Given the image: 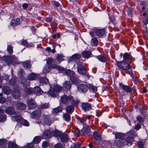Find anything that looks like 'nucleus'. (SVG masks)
<instances>
[{"mask_svg":"<svg viewBox=\"0 0 148 148\" xmlns=\"http://www.w3.org/2000/svg\"><path fill=\"white\" fill-rule=\"evenodd\" d=\"M127 136L125 139L120 141V140H116L115 143L119 147L123 146L124 145H127L128 146L131 145L132 144V142L134 141V134L132 132H130L127 134Z\"/></svg>","mask_w":148,"mask_h":148,"instance_id":"f257e3e1","label":"nucleus"},{"mask_svg":"<svg viewBox=\"0 0 148 148\" xmlns=\"http://www.w3.org/2000/svg\"><path fill=\"white\" fill-rule=\"evenodd\" d=\"M61 100L62 103L64 104H76V101H75L73 97L71 95L67 96L64 95L61 97Z\"/></svg>","mask_w":148,"mask_h":148,"instance_id":"f03ea898","label":"nucleus"},{"mask_svg":"<svg viewBox=\"0 0 148 148\" xmlns=\"http://www.w3.org/2000/svg\"><path fill=\"white\" fill-rule=\"evenodd\" d=\"M66 73L70 77V79L72 82L77 85L79 84L78 79L75 76L74 72L70 70H67L65 71Z\"/></svg>","mask_w":148,"mask_h":148,"instance_id":"7ed1b4c3","label":"nucleus"},{"mask_svg":"<svg viewBox=\"0 0 148 148\" xmlns=\"http://www.w3.org/2000/svg\"><path fill=\"white\" fill-rule=\"evenodd\" d=\"M117 64L120 69L126 71L131 68L130 65L129 64L124 61L118 62Z\"/></svg>","mask_w":148,"mask_h":148,"instance_id":"20e7f679","label":"nucleus"},{"mask_svg":"<svg viewBox=\"0 0 148 148\" xmlns=\"http://www.w3.org/2000/svg\"><path fill=\"white\" fill-rule=\"evenodd\" d=\"M77 90L82 93L86 92L88 90L89 87L85 84H80L77 86Z\"/></svg>","mask_w":148,"mask_h":148,"instance_id":"39448f33","label":"nucleus"},{"mask_svg":"<svg viewBox=\"0 0 148 148\" xmlns=\"http://www.w3.org/2000/svg\"><path fill=\"white\" fill-rule=\"evenodd\" d=\"M27 106L29 109H33L36 107L37 105L35 101L31 99L28 101Z\"/></svg>","mask_w":148,"mask_h":148,"instance_id":"423d86ee","label":"nucleus"},{"mask_svg":"<svg viewBox=\"0 0 148 148\" xmlns=\"http://www.w3.org/2000/svg\"><path fill=\"white\" fill-rule=\"evenodd\" d=\"M21 113L18 112H14L12 115V117L13 120L19 122L22 118L21 116Z\"/></svg>","mask_w":148,"mask_h":148,"instance_id":"0eeeda50","label":"nucleus"},{"mask_svg":"<svg viewBox=\"0 0 148 148\" xmlns=\"http://www.w3.org/2000/svg\"><path fill=\"white\" fill-rule=\"evenodd\" d=\"M41 115V111L39 110H35L31 114V116L33 119H38Z\"/></svg>","mask_w":148,"mask_h":148,"instance_id":"6e6552de","label":"nucleus"},{"mask_svg":"<svg viewBox=\"0 0 148 148\" xmlns=\"http://www.w3.org/2000/svg\"><path fill=\"white\" fill-rule=\"evenodd\" d=\"M13 97L15 99L18 98L21 96V93L19 90L16 88L14 89L12 92Z\"/></svg>","mask_w":148,"mask_h":148,"instance_id":"1a4fd4ad","label":"nucleus"},{"mask_svg":"<svg viewBox=\"0 0 148 148\" xmlns=\"http://www.w3.org/2000/svg\"><path fill=\"white\" fill-rule=\"evenodd\" d=\"M96 35L99 37L104 36L105 33V30L104 29H97L95 30Z\"/></svg>","mask_w":148,"mask_h":148,"instance_id":"9d476101","label":"nucleus"},{"mask_svg":"<svg viewBox=\"0 0 148 148\" xmlns=\"http://www.w3.org/2000/svg\"><path fill=\"white\" fill-rule=\"evenodd\" d=\"M42 137L43 138L47 139L51 137V134L50 131L49 130H45L42 134Z\"/></svg>","mask_w":148,"mask_h":148,"instance_id":"9b49d317","label":"nucleus"},{"mask_svg":"<svg viewBox=\"0 0 148 148\" xmlns=\"http://www.w3.org/2000/svg\"><path fill=\"white\" fill-rule=\"evenodd\" d=\"M77 102L76 101V104H73L70 103L69 105L66 106V109L67 112L68 113H72L73 111V106L77 105Z\"/></svg>","mask_w":148,"mask_h":148,"instance_id":"f8f14e48","label":"nucleus"},{"mask_svg":"<svg viewBox=\"0 0 148 148\" xmlns=\"http://www.w3.org/2000/svg\"><path fill=\"white\" fill-rule=\"evenodd\" d=\"M77 64L78 65L77 69L78 73L82 75L85 74L86 73V71L85 70L84 67L81 64Z\"/></svg>","mask_w":148,"mask_h":148,"instance_id":"ddd939ff","label":"nucleus"},{"mask_svg":"<svg viewBox=\"0 0 148 148\" xmlns=\"http://www.w3.org/2000/svg\"><path fill=\"white\" fill-rule=\"evenodd\" d=\"M33 88L34 93L37 95H40L43 93V91L38 86L35 87Z\"/></svg>","mask_w":148,"mask_h":148,"instance_id":"4468645a","label":"nucleus"},{"mask_svg":"<svg viewBox=\"0 0 148 148\" xmlns=\"http://www.w3.org/2000/svg\"><path fill=\"white\" fill-rule=\"evenodd\" d=\"M21 83V84L24 87H27L30 85V82L27 78L22 79Z\"/></svg>","mask_w":148,"mask_h":148,"instance_id":"2eb2a0df","label":"nucleus"},{"mask_svg":"<svg viewBox=\"0 0 148 148\" xmlns=\"http://www.w3.org/2000/svg\"><path fill=\"white\" fill-rule=\"evenodd\" d=\"M91 127L89 125H85L83 127V128L82 130V132L83 134H84L89 133L90 132V129Z\"/></svg>","mask_w":148,"mask_h":148,"instance_id":"dca6fc26","label":"nucleus"},{"mask_svg":"<svg viewBox=\"0 0 148 148\" xmlns=\"http://www.w3.org/2000/svg\"><path fill=\"white\" fill-rule=\"evenodd\" d=\"M119 84L121 88L125 91L130 92L132 91L131 88L129 86L122 84L121 83H119Z\"/></svg>","mask_w":148,"mask_h":148,"instance_id":"f3484780","label":"nucleus"},{"mask_svg":"<svg viewBox=\"0 0 148 148\" xmlns=\"http://www.w3.org/2000/svg\"><path fill=\"white\" fill-rule=\"evenodd\" d=\"M125 134L119 132L116 133L115 134V137L116 139H120V141L123 140L125 138Z\"/></svg>","mask_w":148,"mask_h":148,"instance_id":"a211bd4d","label":"nucleus"},{"mask_svg":"<svg viewBox=\"0 0 148 148\" xmlns=\"http://www.w3.org/2000/svg\"><path fill=\"white\" fill-rule=\"evenodd\" d=\"M59 137L61 141L63 142H66L69 139L68 135L67 134L63 133H61Z\"/></svg>","mask_w":148,"mask_h":148,"instance_id":"6ab92c4d","label":"nucleus"},{"mask_svg":"<svg viewBox=\"0 0 148 148\" xmlns=\"http://www.w3.org/2000/svg\"><path fill=\"white\" fill-rule=\"evenodd\" d=\"M37 77V75L36 74L34 73H31L28 75L27 77L30 81V80L32 81L36 80Z\"/></svg>","mask_w":148,"mask_h":148,"instance_id":"aec40b11","label":"nucleus"},{"mask_svg":"<svg viewBox=\"0 0 148 148\" xmlns=\"http://www.w3.org/2000/svg\"><path fill=\"white\" fill-rule=\"evenodd\" d=\"M2 92L3 93L7 95H8L11 93V90L9 87L5 86L3 87Z\"/></svg>","mask_w":148,"mask_h":148,"instance_id":"412c9836","label":"nucleus"},{"mask_svg":"<svg viewBox=\"0 0 148 148\" xmlns=\"http://www.w3.org/2000/svg\"><path fill=\"white\" fill-rule=\"evenodd\" d=\"M5 112L7 114L12 115L15 112V111L13 107L10 106L6 109L5 110Z\"/></svg>","mask_w":148,"mask_h":148,"instance_id":"4be33fe9","label":"nucleus"},{"mask_svg":"<svg viewBox=\"0 0 148 148\" xmlns=\"http://www.w3.org/2000/svg\"><path fill=\"white\" fill-rule=\"evenodd\" d=\"M82 109L86 111L91 108V106L89 103H84L82 104Z\"/></svg>","mask_w":148,"mask_h":148,"instance_id":"5701e85b","label":"nucleus"},{"mask_svg":"<svg viewBox=\"0 0 148 148\" xmlns=\"http://www.w3.org/2000/svg\"><path fill=\"white\" fill-rule=\"evenodd\" d=\"M4 110L0 108V121H5L6 118V115L2 113L4 112Z\"/></svg>","mask_w":148,"mask_h":148,"instance_id":"b1692460","label":"nucleus"},{"mask_svg":"<svg viewBox=\"0 0 148 148\" xmlns=\"http://www.w3.org/2000/svg\"><path fill=\"white\" fill-rule=\"evenodd\" d=\"M143 15L144 16V18L143 21L144 23L143 26L144 27H145L146 26V25L148 22V15H147V14L145 13H143Z\"/></svg>","mask_w":148,"mask_h":148,"instance_id":"393cba45","label":"nucleus"},{"mask_svg":"<svg viewBox=\"0 0 148 148\" xmlns=\"http://www.w3.org/2000/svg\"><path fill=\"white\" fill-rule=\"evenodd\" d=\"M44 121L45 124L49 125H50L52 123L51 118L47 116H45Z\"/></svg>","mask_w":148,"mask_h":148,"instance_id":"a878e982","label":"nucleus"},{"mask_svg":"<svg viewBox=\"0 0 148 148\" xmlns=\"http://www.w3.org/2000/svg\"><path fill=\"white\" fill-rule=\"evenodd\" d=\"M19 23L20 19L18 18L12 20L11 22V25L14 26L18 25Z\"/></svg>","mask_w":148,"mask_h":148,"instance_id":"bb28decb","label":"nucleus"},{"mask_svg":"<svg viewBox=\"0 0 148 148\" xmlns=\"http://www.w3.org/2000/svg\"><path fill=\"white\" fill-rule=\"evenodd\" d=\"M24 67L25 69H29L31 68V65L29 61H26L23 63Z\"/></svg>","mask_w":148,"mask_h":148,"instance_id":"cd10ccee","label":"nucleus"},{"mask_svg":"<svg viewBox=\"0 0 148 148\" xmlns=\"http://www.w3.org/2000/svg\"><path fill=\"white\" fill-rule=\"evenodd\" d=\"M16 107L20 110H24L26 106L23 103L19 102L17 103Z\"/></svg>","mask_w":148,"mask_h":148,"instance_id":"c85d7f7f","label":"nucleus"},{"mask_svg":"<svg viewBox=\"0 0 148 148\" xmlns=\"http://www.w3.org/2000/svg\"><path fill=\"white\" fill-rule=\"evenodd\" d=\"M81 56L78 54H75L72 56L70 57L69 58V60L72 61L75 59H78L80 58Z\"/></svg>","mask_w":148,"mask_h":148,"instance_id":"c756f323","label":"nucleus"},{"mask_svg":"<svg viewBox=\"0 0 148 148\" xmlns=\"http://www.w3.org/2000/svg\"><path fill=\"white\" fill-rule=\"evenodd\" d=\"M8 144L7 141L5 140L0 139V146L2 147L7 148V145Z\"/></svg>","mask_w":148,"mask_h":148,"instance_id":"7c9ffc66","label":"nucleus"},{"mask_svg":"<svg viewBox=\"0 0 148 148\" xmlns=\"http://www.w3.org/2000/svg\"><path fill=\"white\" fill-rule=\"evenodd\" d=\"M4 61L8 65L12 63V60L10 57L6 56L3 58Z\"/></svg>","mask_w":148,"mask_h":148,"instance_id":"2f4dec72","label":"nucleus"},{"mask_svg":"<svg viewBox=\"0 0 148 148\" xmlns=\"http://www.w3.org/2000/svg\"><path fill=\"white\" fill-rule=\"evenodd\" d=\"M50 67L51 68L56 69H58L59 70L63 71L64 70V69L62 67L59 66L57 65L56 64H53L50 65Z\"/></svg>","mask_w":148,"mask_h":148,"instance_id":"473e14b6","label":"nucleus"},{"mask_svg":"<svg viewBox=\"0 0 148 148\" xmlns=\"http://www.w3.org/2000/svg\"><path fill=\"white\" fill-rule=\"evenodd\" d=\"M61 133L58 130H56L51 132V136L52 135L55 137L59 136L60 135Z\"/></svg>","mask_w":148,"mask_h":148,"instance_id":"72a5a7b5","label":"nucleus"},{"mask_svg":"<svg viewBox=\"0 0 148 148\" xmlns=\"http://www.w3.org/2000/svg\"><path fill=\"white\" fill-rule=\"evenodd\" d=\"M40 82L42 84H47L49 82L48 79L45 77H42L40 79Z\"/></svg>","mask_w":148,"mask_h":148,"instance_id":"f704fd0d","label":"nucleus"},{"mask_svg":"<svg viewBox=\"0 0 148 148\" xmlns=\"http://www.w3.org/2000/svg\"><path fill=\"white\" fill-rule=\"evenodd\" d=\"M33 89L32 88H26L24 89L23 91L28 94H31L33 92Z\"/></svg>","mask_w":148,"mask_h":148,"instance_id":"c9c22d12","label":"nucleus"},{"mask_svg":"<svg viewBox=\"0 0 148 148\" xmlns=\"http://www.w3.org/2000/svg\"><path fill=\"white\" fill-rule=\"evenodd\" d=\"M93 136L96 140H99L101 138V135L98 132H95L93 133Z\"/></svg>","mask_w":148,"mask_h":148,"instance_id":"e433bc0d","label":"nucleus"},{"mask_svg":"<svg viewBox=\"0 0 148 148\" xmlns=\"http://www.w3.org/2000/svg\"><path fill=\"white\" fill-rule=\"evenodd\" d=\"M82 55L83 57L88 58L90 56L91 53L90 51H85L83 52Z\"/></svg>","mask_w":148,"mask_h":148,"instance_id":"4c0bfd02","label":"nucleus"},{"mask_svg":"<svg viewBox=\"0 0 148 148\" xmlns=\"http://www.w3.org/2000/svg\"><path fill=\"white\" fill-rule=\"evenodd\" d=\"M16 79L15 77H13L9 81V84L10 85H14L16 83Z\"/></svg>","mask_w":148,"mask_h":148,"instance_id":"58836bf2","label":"nucleus"},{"mask_svg":"<svg viewBox=\"0 0 148 148\" xmlns=\"http://www.w3.org/2000/svg\"><path fill=\"white\" fill-rule=\"evenodd\" d=\"M41 139V137L40 136H35L33 140V142L35 144H38L40 142Z\"/></svg>","mask_w":148,"mask_h":148,"instance_id":"ea45409f","label":"nucleus"},{"mask_svg":"<svg viewBox=\"0 0 148 148\" xmlns=\"http://www.w3.org/2000/svg\"><path fill=\"white\" fill-rule=\"evenodd\" d=\"M8 148H18L17 145L15 143L12 142H10L7 145Z\"/></svg>","mask_w":148,"mask_h":148,"instance_id":"a19ab883","label":"nucleus"},{"mask_svg":"<svg viewBox=\"0 0 148 148\" xmlns=\"http://www.w3.org/2000/svg\"><path fill=\"white\" fill-rule=\"evenodd\" d=\"M63 86L67 89H69L71 87V84L69 81H66L63 85Z\"/></svg>","mask_w":148,"mask_h":148,"instance_id":"79ce46f5","label":"nucleus"},{"mask_svg":"<svg viewBox=\"0 0 148 148\" xmlns=\"http://www.w3.org/2000/svg\"><path fill=\"white\" fill-rule=\"evenodd\" d=\"M97 58L101 62H104L106 61V58L104 56L102 55L97 56Z\"/></svg>","mask_w":148,"mask_h":148,"instance_id":"37998d69","label":"nucleus"},{"mask_svg":"<svg viewBox=\"0 0 148 148\" xmlns=\"http://www.w3.org/2000/svg\"><path fill=\"white\" fill-rule=\"evenodd\" d=\"M49 94L51 96L53 97H56V92L54 90V88H52L51 89L48 91Z\"/></svg>","mask_w":148,"mask_h":148,"instance_id":"c03bdc74","label":"nucleus"},{"mask_svg":"<svg viewBox=\"0 0 148 148\" xmlns=\"http://www.w3.org/2000/svg\"><path fill=\"white\" fill-rule=\"evenodd\" d=\"M62 110L60 107H58L53 109L52 112L54 114H55L58 113L60 112Z\"/></svg>","mask_w":148,"mask_h":148,"instance_id":"a18cd8bd","label":"nucleus"},{"mask_svg":"<svg viewBox=\"0 0 148 148\" xmlns=\"http://www.w3.org/2000/svg\"><path fill=\"white\" fill-rule=\"evenodd\" d=\"M62 87L60 86L59 85H57L54 86V90L57 93L60 91L62 90Z\"/></svg>","mask_w":148,"mask_h":148,"instance_id":"49530a36","label":"nucleus"},{"mask_svg":"<svg viewBox=\"0 0 148 148\" xmlns=\"http://www.w3.org/2000/svg\"><path fill=\"white\" fill-rule=\"evenodd\" d=\"M63 117L65 121L69 122L71 120V117L69 115L67 114H65L63 115Z\"/></svg>","mask_w":148,"mask_h":148,"instance_id":"de8ad7c7","label":"nucleus"},{"mask_svg":"<svg viewBox=\"0 0 148 148\" xmlns=\"http://www.w3.org/2000/svg\"><path fill=\"white\" fill-rule=\"evenodd\" d=\"M50 105L48 103L42 104L39 107V108L41 109H45L48 108Z\"/></svg>","mask_w":148,"mask_h":148,"instance_id":"09e8293b","label":"nucleus"},{"mask_svg":"<svg viewBox=\"0 0 148 148\" xmlns=\"http://www.w3.org/2000/svg\"><path fill=\"white\" fill-rule=\"evenodd\" d=\"M81 143H73L71 147V148H79Z\"/></svg>","mask_w":148,"mask_h":148,"instance_id":"8fccbe9b","label":"nucleus"},{"mask_svg":"<svg viewBox=\"0 0 148 148\" xmlns=\"http://www.w3.org/2000/svg\"><path fill=\"white\" fill-rule=\"evenodd\" d=\"M98 43L97 39L96 38H92L91 41V44L93 46H96Z\"/></svg>","mask_w":148,"mask_h":148,"instance_id":"3c124183","label":"nucleus"},{"mask_svg":"<svg viewBox=\"0 0 148 148\" xmlns=\"http://www.w3.org/2000/svg\"><path fill=\"white\" fill-rule=\"evenodd\" d=\"M19 122H21V123L24 125L26 126H28L29 125L28 122L22 118L20 120Z\"/></svg>","mask_w":148,"mask_h":148,"instance_id":"603ef678","label":"nucleus"},{"mask_svg":"<svg viewBox=\"0 0 148 148\" xmlns=\"http://www.w3.org/2000/svg\"><path fill=\"white\" fill-rule=\"evenodd\" d=\"M24 75L25 73L23 69H20L18 71V75L20 77H21L23 76V75Z\"/></svg>","mask_w":148,"mask_h":148,"instance_id":"864d4df0","label":"nucleus"},{"mask_svg":"<svg viewBox=\"0 0 148 148\" xmlns=\"http://www.w3.org/2000/svg\"><path fill=\"white\" fill-rule=\"evenodd\" d=\"M50 66L49 65H46L43 70V72L47 73L49 72L50 71Z\"/></svg>","mask_w":148,"mask_h":148,"instance_id":"5fc2aeb1","label":"nucleus"},{"mask_svg":"<svg viewBox=\"0 0 148 148\" xmlns=\"http://www.w3.org/2000/svg\"><path fill=\"white\" fill-rule=\"evenodd\" d=\"M21 44L22 45H25L27 47H32L33 46L32 45H30V44H29L26 40H22L21 41Z\"/></svg>","mask_w":148,"mask_h":148,"instance_id":"6e6d98bb","label":"nucleus"},{"mask_svg":"<svg viewBox=\"0 0 148 148\" xmlns=\"http://www.w3.org/2000/svg\"><path fill=\"white\" fill-rule=\"evenodd\" d=\"M133 12V9L132 8H129L127 11V14L128 16L130 17H132V13Z\"/></svg>","mask_w":148,"mask_h":148,"instance_id":"4d7b16f0","label":"nucleus"},{"mask_svg":"<svg viewBox=\"0 0 148 148\" xmlns=\"http://www.w3.org/2000/svg\"><path fill=\"white\" fill-rule=\"evenodd\" d=\"M130 57L129 54L128 53H125L123 55V58L125 61H127L129 59Z\"/></svg>","mask_w":148,"mask_h":148,"instance_id":"13d9d810","label":"nucleus"},{"mask_svg":"<svg viewBox=\"0 0 148 148\" xmlns=\"http://www.w3.org/2000/svg\"><path fill=\"white\" fill-rule=\"evenodd\" d=\"M49 146V143L47 141H44L42 143V147L43 148H46Z\"/></svg>","mask_w":148,"mask_h":148,"instance_id":"bf43d9fd","label":"nucleus"},{"mask_svg":"<svg viewBox=\"0 0 148 148\" xmlns=\"http://www.w3.org/2000/svg\"><path fill=\"white\" fill-rule=\"evenodd\" d=\"M144 29L143 30V35H148V27L146 26L145 27H144Z\"/></svg>","mask_w":148,"mask_h":148,"instance_id":"052dcab7","label":"nucleus"},{"mask_svg":"<svg viewBox=\"0 0 148 148\" xmlns=\"http://www.w3.org/2000/svg\"><path fill=\"white\" fill-rule=\"evenodd\" d=\"M63 57L62 55L58 54L57 57V58L59 62H60L63 60Z\"/></svg>","mask_w":148,"mask_h":148,"instance_id":"680f3d73","label":"nucleus"},{"mask_svg":"<svg viewBox=\"0 0 148 148\" xmlns=\"http://www.w3.org/2000/svg\"><path fill=\"white\" fill-rule=\"evenodd\" d=\"M7 50L9 53H12L13 52V47L10 45H8Z\"/></svg>","mask_w":148,"mask_h":148,"instance_id":"e2e57ef3","label":"nucleus"},{"mask_svg":"<svg viewBox=\"0 0 148 148\" xmlns=\"http://www.w3.org/2000/svg\"><path fill=\"white\" fill-rule=\"evenodd\" d=\"M89 88L92 92H95L97 91V88L93 86H90Z\"/></svg>","mask_w":148,"mask_h":148,"instance_id":"0e129e2a","label":"nucleus"},{"mask_svg":"<svg viewBox=\"0 0 148 148\" xmlns=\"http://www.w3.org/2000/svg\"><path fill=\"white\" fill-rule=\"evenodd\" d=\"M137 120L140 123H142L144 122V120L142 116H139L137 117Z\"/></svg>","mask_w":148,"mask_h":148,"instance_id":"69168bd1","label":"nucleus"},{"mask_svg":"<svg viewBox=\"0 0 148 148\" xmlns=\"http://www.w3.org/2000/svg\"><path fill=\"white\" fill-rule=\"evenodd\" d=\"M34 145L33 143H30L27 144V145L25 146L24 148H33Z\"/></svg>","mask_w":148,"mask_h":148,"instance_id":"338daca9","label":"nucleus"},{"mask_svg":"<svg viewBox=\"0 0 148 148\" xmlns=\"http://www.w3.org/2000/svg\"><path fill=\"white\" fill-rule=\"evenodd\" d=\"M47 65H49V64L52 63L53 62V60L51 58H48L47 60Z\"/></svg>","mask_w":148,"mask_h":148,"instance_id":"774afa93","label":"nucleus"}]
</instances>
